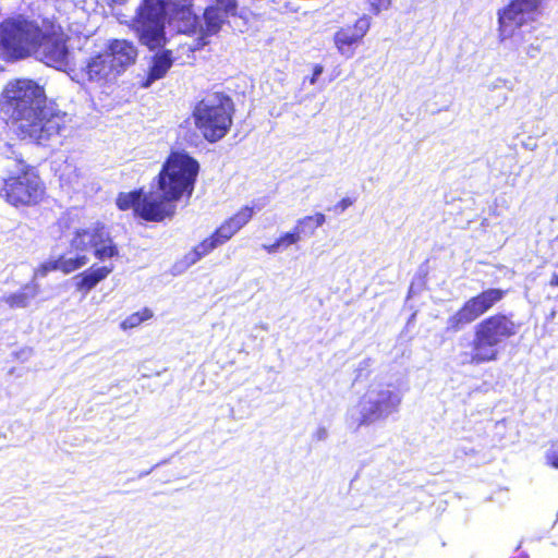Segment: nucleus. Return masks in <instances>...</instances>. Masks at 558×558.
<instances>
[{
  "instance_id": "19",
  "label": "nucleus",
  "mask_w": 558,
  "mask_h": 558,
  "mask_svg": "<svg viewBox=\"0 0 558 558\" xmlns=\"http://www.w3.org/2000/svg\"><path fill=\"white\" fill-rule=\"evenodd\" d=\"M112 266H100L97 268H89L82 271L76 276L75 288L77 291L89 292L100 281L106 279L110 272H112Z\"/></svg>"
},
{
  "instance_id": "34",
  "label": "nucleus",
  "mask_w": 558,
  "mask_h": 558,
  "mask_svg": "<svg viewBox=\"0 0 558 558\" xmlns=\"http://www.w3.org/2000/svg\"><path fill=\"white\" fill-rule=\"evenodd\" d=\"M105 1L109 7H116V5H122V4L126 3L128 0H105Z\"/></svg>"
},
{
  "instance_id": "10",
  "label": "nucleus",
  "mask_w": 558,
  "mask_h": 558,
  "mask_svg": "<svg viewBox=\"0 0 558 558\" xmlns=\"http://www.w3.org/2000/svg\"><path fill=\"white\" fill-rule=\"evenodd\" d=\"M541 0H511L498 13V31L500 39L511 37L517 29L534 20Z\"/></svg>"
},
{
  "instance_id": "12",
  "label": "nucleus",
  "mask_w": 558,
  "mask_h": 558,
  "mask_svg": "<svg viewBox=\"0 0 558 558\" xmlns=\"http://www.w3.org/2000/svg\"><path fill=\"white\" fill-rule=\"evenodd\" d=\"M371 27L369 17L360 16L352 25L340 27L333 35L337 50L347 58L354 53V46L359 45Z\"/></svg>"
},
{
  "instance_id": "1",
  "label": "nucleus",
  "mask_w": 558,
  "mask_h": 558,
  "mask_svg": "<svg viewBox=\"0 0 558 558\" xmlns=\"http://www.w3.org/2000/svg\"><path fill=\"white\" fill-rule=\"evenodd\" d=\"M201 171L196 158L184 149H171L153 178L150 191L143 187L120 192L116 206L146 222L160 223L175 217L179 204L187 205Z\"/></svg>"
},
{
  "instance_id": "14",
  "label": "nucleus",
  "mask_w": 558,
  "mask_h": 558,
  "mask_svg": "<svg viewBox=\"0 0 558 558\" xmlns=\"http://www.w3.org/2000/svg\"><path fill=\"white\" fill-rule=\"evenodd\" d=\"M239 231L226 219L209 236L205 238L190 252L189 263L194 264L208 255L217 246L228 242Z\"/></svg>"
},
{
  "instance_id": "27",
  "label": "nucleus",
  "mask_w": 558,
  "mask_h": 558,
  "mask_svg": "<svg viewBox=\"0 0 558 558\" xmlns=\"http://www.w3.org/2000/svg\"><path fill=\"white\" fill-rule=\"evenodd\" d=\"M213 8L218 9V12L229 16H236L239 10L238 0H214Z\"/></svg>"
},
{
  "instance_id": "33",
  "label": "nucleus",
  "mask_w": 558,
  "mask_h": 558,
  "mask_svg": "<svg viewBox=\"0 0 558 558\" xmlns=\"http://www.w3.org/2000/svg\"><path fill=\"white\" fill-rule=\"evenodd\" d=\"M324 71V68L322 64H315L313 66V73L310 77H307V81L311 85H314L316 84V82L318 81V77L319 75L323 73Z\"/></svg>"
},
{
  "instance_id": "29",
  "label": "nucleus",
  "mask_w": 558,
  "mask_h": 558,
  "mask_svg": "<svg viewBox=\"0 0 558 558\" xmlns=\"http://www.w3.org/2000/svg\"><path fill=\"white\" fill-rule=\"evenodd\" d=\"M365 2L367 10L374 15H378L380 12L388 10L391 5V0H365Z\"/></svg>"
},
{
  "instance_id": "13",
  "label": "nucleus",
  "mask_w": 558,
  "mask_h": 558,
  "mask_svg": "<svg viewBox=\"0 0 558 558\" xmlns=\"http://www.w3.org/2000/svg\"><path fill=\"white\" fill-rule=\"evenodd\" d=\"M102 51L118 76L135 64L138 56L136 46L126 39H110Z\"/></svg>"
},
{
  "instance_id": "16",
  "label": "nucleus",
  "mask_w": 558,
  "mask_h": 558,
  "mask_svg": "<svg viewBox=\"0 0 558 558\" xmlns=\"http://www.w3.org/2000/svg\"><path fill=\"white\" fill-rule=\"evenodd\" d=\"M89 242L95 257L99 260L119 255L118 246L113 243L110 233L102 225H96L90 229Z\"/></svg>"
},
{
  "instance_id": "21",
  "label": "nucleus",
  "mask_w": 558,
  "mask_h": 558,
  "mask_svg": "<svg viewBox=\"0 0 558 558\" xmlns=\"http://www.w3.org/2000/svg\"><path fill=\"white\" fill-rule=\"evenodd\" d=\"M326 221L323 213L308 215L296 220L294 229L302 239V236H311L315 233L316 229L322 227Z\"/></svg>"
},
{
  "instance_id": "31",
  "label": "nucleus",
  "mask_w": 558,
  "mask_h": 558,
  "mask_svg": "<svg viewBox=\"0 0 558 558\" xmlns=\"http://www.w3.org/2000/svg\"><path fill=\"white\" fill-rule=\"evenodd\" d=\"M59 270L58 260L57 259H50L46 260L43 264H40L36 269V275L45 277L51 271Z\"/></svg>"
},
{
  "instance_id": "3",
  "label": "nucleus",
  "mask_w": 558,
  "mask_h": 558,
  "mask_svg": "<svg viewBox=\"0 0 558 558\" xmlns=\"http://www.w3.org/2000/svg\"><path fill=\"white\" fill-rule=\"evenodd\" d=\"M195 0H141L131 20V28L138 41L150 51L167 44V9L170 20L181 34L195 35L198 31V15L194 10Z\"/></svg>"
},
{
  "instance_id": "30",
  "label": "nucleus",
  "mask_w": 558,
  "mask_h": 558,
  "mask_svg": "<svg viewBox=\"0 0 558 558\" xmlns=\"http://www.w3.org/2000/svg\"><path fill=\"white\" fill-rule=\"evenodd\" d=\"M8 159H12L14 161L15 167L17 168L16 172H23L25 168H31L33 170H38L36 166L28 163L22 156L21 153L12 150V156H8Z\"/></svg>"
},
{
  "instance_id": "15",
  "label": "nucleus",
  "mask_w": 558,
  "mask_h": 558,
  "mask_svg": "<svg viewBox=\"0 0 558 558\" xmlns=\"http://www.w3.org/2000/svg\"><path fill=\"white\" fill-rule=\"evenodd\" d=\"M203 23L198 22V34L194 46L190 49L195 51L204 48L210 43V38L216 36L227 22L228 16L218 12V9L206 7L202 14Z\"/></svg>"
},
{
  "instance_id": "23",
  "label": "nucleus",
  "mask_w": 558,
  "mask_h": 558,
  "mask_svg": "<svg viewBox=\"0 0 558 558\" xmlns=\"http://www.w3.org/2000/svg\"><path fill=\"white\" fill-rule=\"evenodd\" d=\"M59 271L64 275L71 274L82 267H84L88 258L86 255H76L74 257H66L65 255H60L58 258Z\"/></svg>"
},
{
  "instance_id": "32",
  "label": "nucleus",
  "mask_w": 558,
  "mask_h": 558,
  "mask_svg": "<svg viewBox=\"0 0 558 558\" xmlns=\"http://www.w3.org/2000/svg\"><path fill=\"white\" fill-rule=\"evenodd\" d=\"M354 203V199L350 198V197H343L342 199H340L335 206H333V210L336 213H343L347 208H349L350 206H352Z\"/></svg>"
},
{
  "instance_id": "26",
  "label": "nucleus",
  "mask_w": 558,
  "mask_h": 558,
  "mask_svg": "<svg viewBox=\"0 0 558 558\" xmlns=\"http://www.w3.org/2000/svg\"><path fill=\"white\" fill-rule=\"evenodd\" d=\"M90 229H78L74 232L70 242L71 247L76 252H85L90 248Z\"/></svg>"
},
{
  "instance_id": "18",
  "label": "nucleus",
  "mask_w": 558,
  "mask_h": 558,
  "mask_svg": "<svg viewBox=\"0 0 558 558\" xmlns=\"http://www.w3.org/2000/svg\"><path fill=\"white\" fill-rule=\"evenodd\" d=\"M174 62L172 51L165 49L153 56L145 80L141 83L142 87H149L155 81L166 76Z\"/></svg>"
},
{
  "instance_id": "17",
  "label": "nucleus",
  "mask_w": 558,
  "mask_h": 558,
  "mask_svg": "<svg viewBox=\"0 0 558 558\" xmlns=\"http://www.w3.org/2000/svg\"><path fill=\"white\" fill-rule=\"evenodd\" d=\"M84 72L88 81L97 83H107L118 77L104 51L87 60Z\"/></svg>"
},
{
  "instance_id": "35",
  "label": "nucleus",
  "mask_w": 558,
  "mask_h": 558,
  "mask_svg": "<svg viewBox=\"0 0 558 558\" xmlns=\"http://www.w3.org/2000/svg\"><path fill=\"white\" fill-rule=\"evenodd\" d=\"M550 287H558V274H554L549 280Z\"/></svg>"
},
{
  "instance_id": "4",
  "label": "nucleus",
  "mask_w": 558,
  "mask_h": 558,
  "mask_svg": "<svg viewBox=\"0 0 558 558\" xmlns=\"http://www.w3.org/2000/svg\"><path fill=\"white\" fill-rule=\"evenodd\" d=\"M521 327L522 323L511 313L497 312L485 317L474 327L470 351L461 354L462 364L481 365L496 361L501 343L514 338Z\"/></svg>"
},
{
  "instance_id": "2",
  "label": "nucleus",
  "mask_w": 558,
  "mask_h": 558,
  "mask_svg": "<svg viewBox=\"0 0 558 558\" xmlns=\"http://www.w3.org/2000/svg\"><path fill=\"white\" fill-rule=\"evenodd\" d=\"M65 117L48 107L45 87L33 78L10 80L0 93V120L19 141L45 145L65 128Z\"/></svg>"
},
{
  "instance_id": "25",
  "label": "nucleus",
  "mask_w": 558,
  "mask_h": 558,
  "mask_svg": "<svg viewBox=\"0 0 558 558\" xmlns=\"http://www.w3.org/2000/svg\"><path fill=\"white\" fill-rule=\"evenodd\" d=\"M254 215V208L250 206L241 207L236 213L228 218V221L240 231L246 226Z\"/></svg>"
},
{
  "instance_id": "36",
  "label": "nucleus",
  "mask_w": 558,
  "mask_h": 558,
  "mask_svg": "<svg viewBox=\"0 0 558 558\" xmlns=\"http://www.w3.org/2000/svg\"><path fill=\"white\" fill-rule=\"evenodd\" d=\"M286 9H287L288 11H295L294 9H292V8L288 7V5H286Z\"/></svg>"
},
{
  "instance_id": "24",
  "label": "nucleus",
  "mask_w": 558,
  "mask_h": 558,
  "mask_svg": "<svg viewBox=\"0 0 558 558\" xmlns=\"http://www.w3.org/2000/svg\"><path fill=\"white\" fill-rule=\"evenodd\" d=\"M153 317V312L148 307H144L138 312L132 313L126 318H124L120 327L123 330L133 329L140 326L142 323L150 319Z\"/></svg>"
},
{
  "instance_id": "9",
  "label": "nucleus",
  "mask_w": 558,
  "mask_h": 558,
  "mask_svg": "<svg viewBox=\"0 0 558 558\" xmlns=\"http://www.w3.org/2000/svg\"><path fill=\"white\" fill-rule=\"evenodd\" d=\"M506 295L499 288H489L466 300L461 307L447 319L446 331L456 333L492 310Z\"/></svg>"
},
{
  "instance_id": "28",
  "label": "nucleus",
  "mask_w": 558,
  "mask_h": 558,
  "mask_svg": "<svg viewBox=\"0 0 558 558\" xmlns=\"http://www.w3.org/2000/svg\"><path fill=\"white\" fill-rule=\"evenodd\" d=\"M546 464L558 470V437L549 441L548 449L545 453Z\"/></svg>"
},
{
  "instance_id": "20",
  "label": "nucleus",
  "mask_w": 558,
  "mask_h": 558,
  "mask_svg": "<svg viewBox=\"0 0 558 558\" xmlns=\"http://www.w3.org/2000/svg\"><path fill=\"white\" fill-rule=\"evenodd\" d=\"M38 292V284L31 282L22 286L20 291L3 296L2 301L10 308H23L28 306L31 300L34 299Z\"/></svg>"
},
{
  "instance_id": "5",
  "label": "nucleus",
  "mask_w": 558,
  "mask_h": 558,
  "mask_svg": "<svg viewBox=\"0 0 558 558\" xmlns=\"http://www.w3.org/2000/svg\"><path fill=\"white\" fill-rule=\"evenodd\" d=\"M233 99L222 90L207 92L193 107L194 126L208 143L222 140L233 124Z\"/></svg>"
},
{
  "instance_id": "11",
  "label": "nucleus",
  "mask_w": 558,
  "mask_h": 558,
  "mask_svg": "<svg viewBox=\"0 0 558 558\" xmlns=\"http://www.w3.org/2000/svg\"><path fill=\"white\" fill-rule=\"evenodd\" d=\"M401 399L398 393L389 388L377 390L374 397L367 398V407L361 411L359 425H369L376 421L384 420L398 411Z\"/></svg>"
},
{
  "instance_id": "8",
  "label": "nucleus",
  "mask_w": 558,
  "mask_h": 558,
  "mask_svg": "<svg viewBox=\"0 0 558 558\" xmlns=\"http://www.w3.org/2000/svg\"><path fill=\"white\" fill-rule=\"evenodd\" d=\"M35 41L33 53H38L47 65L59 68L66 63L68 37L54 20H41Z\"/></svg>"
},
{
  "instance_id": "22",
  "label": "nucleus",
  "mask_w": 558,
  "mask_h": 558,
  "mask_svg": "<svg viewBox=\"0 0 558 558\" xmlns=\"http://www.w3.org/2000/svg\"><path fill=\"white\" fill-rule=\"evenodd\" d=\"M300 240V235L293 228V230L286 232L277 238L274 243L264 245V250L269 254L277 253L281 250H286L290 245L296 244Z\"/></svg>"
},
{
  "instance_id": "6",
  "label": "nucleus",
  "mask_w": 558,
  "mask_h": 558,
  "mask_svg": "<svg viewBox=\"0 0 558 558\" xmlns=\"http://www.w3.org/2000/svg\"><path fill=\"white\" fill-rule=\"evenodd\" d=\"M37 22L23 14L5 17L0 22V57L7 62L28 58L38 36Z\"/></svg>"
},
{
  "instance_id": "7",
  "label": "nucleus",
  "mask_w": 558,
  "mask_h": 558,
  "mask_svg": "<svg viewBox=\"0 0 558 558\" xmlns=\"http://www.w3.org/2000/svg\"><path fill=\"white\" fill-rule=\"evenodd\" d=\"M47 197V187L39 170L25 168L23 172H10L2 179L0 198L14 208L40 205Z\"/></svg>"
}]
</instances>
